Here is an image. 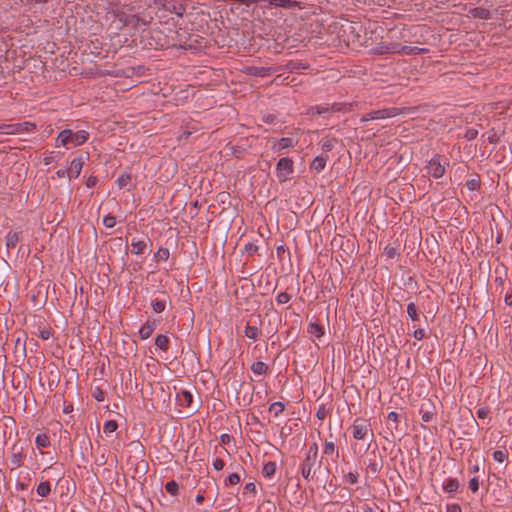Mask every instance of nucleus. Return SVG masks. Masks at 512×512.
I'll return each mask as SVG.
<instances>
[{
	"label": "nucleus",
	"mask_w": 512,
	"mask_h": 512,
	"mask_svg": "<svg viewBox=\"0 0 512 512\" xmlns=\"http://www.w3.org/2000/svg\"><path fill=\"white\" fill-rule=\"evenodd\" d=\"M89 133L86 130H78L73 132L71 130L70 143L73 146H80L88 139Z\"/></svg>",
	"instance_id": "obj_14"
},
{
	"label": "nucleus",
	"mask_w": 512,
	"mask_h": 512,
	"mask_svg": "<svg viewBox=\"0 0 512 512\" xmlns=\"http://www.w3.org/2000/svg\"><path fill=\"white\" fill-rule=\"evenodd\" d=\"M321 467V460L305 456L299 465V470L302 477L306 481H312L316 478L317 470Z\"/></svg>",
	"instance_id": "obj_2"
},
{
	"label": "nucleus",
	"mask_w": 512,
	"mask_h": 512,
	"mask_svg": "<svg viewBox=\"0 0 512 512\" xmlns=\"http://www.w3.org/2000/svg\"><path fill=\"white\" fill-rule=\"evenodd\" d=\"M469 489L474 493L479 490V480L477 477H473L469 480Z\"/></svg>",
	"instance_id": "obj_51"
},
{
	"label": "nucleus",
	"mask_w": 512,
	"mask_h": 512,
	"mask_svg": "<svg viewBox=\"0 0 512 512\" xmlns=\"http://www.w3.org/2000/svg\"><path fill=\"white\" fill-rule=\"evenodd\" d=\"M459 481L456 478L448 477L442 482V489L449 495L455 494L459 489Z\"/></svg>",
	"instance_id": "obj_13"
},
{
	"label": "nucleus",
	"mask_w": 512,
	"mask_h": 512,
	"mask_svg": "<svg viewBox=\"0 0 512 512\" xmlns=\"http://www.w3.org/2000/svg\"><path fill=\"white\" fill-rule=\"evenodd\" d=\"M277 178L280 182L288 180L293 173V161L288 157L279 159L276 165Z\"/></svg>",
	"instance_id": "obj_4"
},
{
	"label": "nucleus",
	"mask_w": 512,
	"mask_h": 512,
	"mask_svg": "<svg viewBox=\"0 0 512 512\" xmlns=\"http://www.w3.org/2000/svg\"><path fill=\"white\" fill-rule=\"evenodd\" d=\"M312 110H315L318 115H322V114L327 113L330 109L328 107H324V106H316V107H313Z\"/></svg>",
	"instance_id": "obj_61"
},
{
	"label": "nucleus",
	"mask_w": 512,
	"mask_h": 512,
	"mask_svg": "<svg viewBox=\"0 0 512 512\" xmlns=\"http://www.w3.org/2000/svg\"><path fill=\"white\" fill-rule=\"evenodd\" d=\"M35 444L38 448H46L50 445V439L48 435L40 433L35 438Z\"/></svg>",
	"instance_id": "obj_30"
},
{
	"label": "nucleus",
	"mask_w": 512,
	"mask_h": 512,
	"mask_svg": "<svg viewBox=\"0 0 512 512\" xmlns=\"http://www.w3.org/2000/svg\"><path fill=\"white\" fill-rule=\"evenodd\" d=\"M295 144L294 140L290 137H283L278 140L277 142V148L278 150L286 149L293 147Z\"/></svg>",
	"instance_id": "obj_35"
},
{
	"label": "nucleus",
	"mask_w": 512,
	"mask_h": 512,
	"mask_svg": "<svg viewBox=\"0 0 512 512\" xmlns=\"http://www.w3.org/2000/svg\"><path fill=\"white\" fill-rule=\"evenodd\" d=\"M413 337L416 340H422L425 337V331L422 328H418L413 332Z\"/></svg>",
	"instance_id": "obj_57"
},
{
	"label": "nucleus",
	"mask_w": 512,
	"mask_h": 512,
	"mask_svg": "<svg viewBox=\"0 0 512 512\" xmlns=\"http://www.w3.org/2000/svg\"><path fill=\"white\" fill-rule=\"evenodd\" d=\"M50 0H26V4L30 7H39V11L43 12V5L48 3Z\"/></svg>",
	"instance_id": "obj_44"
},
{
	"label": "nucleus",
	"mask_w": 512,
	"mask_h": 512,
	"mask_svg": "<svg viewBox=\"0 0 512 512\" xmlns=\"http://www.w3.org/2000/svg\"><path fill=\"white\" fill-rule=\"evenodd\" d=\"M504 302H505L506 305L512 306V292L511 293H506L505 298H504Z\"/></svg>",
	"instance_id": "obj_64"
},
{
	"label": "nucleus",
	"mask_w": 512,
	"mask_h": 512,
	"mask_svg": "<svg viewBox=\"0 0 512 512\" xmlns=\"http://www.w3.org/2000/svg\"><path fill=\"white\" fill-rule=\"evenodd\" d=\"M276 471V463L269 461L263 465L262 474L266 478H271Z\"/></svg>",
	"instance_id": "obj_25"
},
{
	"label": "nucleus",
	"mask_w": 512,
	"mask_h": 512,
	"mask_svg": "<svg viewBox=\"0 0 512 512\" xmlns=\"http://www.w3.org/2000/svg\"><path fill=\"white\" fill-rule=\"evenodd\" d=\"M407 314L412 321L418 320V312L413 302L407 304Z\"/></svg>",
	"instance_id": "obj_40"
},
{
	"label": "nucleus",
	"mask_w": 512,
	"mask_h": 512,
	"mask_svg": "<svg viewBox=\"0 0 512 512\" xmlns=\"http://www.w3.org/2000/svg\"><path fill=\"white\" fill-rule=\"evenodd\" d=\"M56 176L58 178H68L70 179V171L67 168H62L56 171Z\"/></svg>",
	"instance_id": "obj_56"
},
{
	"label": "nucleus",
	"mask_w": 512,
	"mask_h": 512,
	"mask_svg": "<svg viewBox=\"0 0 512 512\" xmlns=\"http://www.w3.org/2000/svg\"><path fill=\"white\" fill-rule=\"evenodd\" d=\"M323 452L327 456H333L335 455L336 458L339 457V452L336 448V445L333 441H326L324 444Z\"/></svg>",
	"instance_id": "obj_24"
},
{
	"label": "nucleus",
	"mask_w": 512,
	"mask_h": 512,
	"mask_svg": "<svg viewBox=\"0 0 512 512\" xmlns=\"http://www.w3.org/2000/svg\"><path fill=\"white\" fill-rule=\"evenodd\" d=\"M1 134L13 135L18 134L21 131H32L36 128V125L31 122H23L17 124H1Z\"/></svg>",
	"instance_id": "obj_5"
},
{
	"label": "nucleus",
	"mask_w": 512,
	"mask_h": 512,
	"mask_svg": "<svg viewBox=\"0 0 512 512\" xmlns=\"http://www.w3.org/2000/svg\"><path fill=\"white\" fill-rule=\"evenodd\" d=\"M425 48H421L418 46H407L399 44L398 54L401 55H417L422 52H425Z\"/></svg>",
	"instance_id": "obj_19"
},
{
	"label": "nucleus",
	"mask_w": 512,
	"mask_h": 512,
	"mask_svg": "<svg viewBox=\"0 0 512 512\" xmlns=\"http://www.w3.org/2000/svg\"><path fill=\"white\" fill-rule=\"evenodd\" d=\"M170 252L168 248L165 247H159L157 252L155 253L154 257L157 258L160 261L166 262L169 259Z\"/></svg>",
	"instance_id": "obj_37"
},
{
	"label": "nucleus",
	"mask_w": 512,
	"mask_h": 512,
	"mask_svg": "<svg viewBox=\"0 0 512 512\" xmlns=\"http://www.w3.org/2000/svg\"><path fill=\"white\" fill-rule=\"evenodd\" d=\"M326 163H327V157L322 156V155L316 156L311 163V168L319 173L325 168Z\"/></svg>",
	"instance_id": "obj_21"
},
{
	"label": "nucleus",
	"mask_w": 512,
	"mask_h": 512,
	"mask_svg": "<svg viewBox=\"0 0 512 512\" xmlns=\"http://www.w3.org/2000/svg\"><path fill=\"white\" fill-rule=\"evenodd\" d=\"M155 346L162 351L168 350V338L165 334L157 335L155 339Z\"/></svg>",
	"instance_id": "obj_28"
},
{
	"label": "nucleus",
	"mask_w": 512,
	"mask_h": 512,
	"mask_svg": "<svg viewBox=\"0 0 512 512\" xmlns=\"http://www.w3.org/2000/svg\"><path fill=\"white\" fill-rule=\"evenodd\" d=\"M244 494H256V485L254 482L246 483L243 489Z\"/></svg>",
	"instance_id": "obj_50"
},
{
	"label": "nucleus",
	"mask_w": 512,
	"mask_h": 512,
	"mask_svg": "<svg viewBox=\"0 0 512 512\" xmlns=\"http://www.w3.org/2000/svg\"><path fill=\"white\" fill-rule=\"evenodd\" d=\"M433 418H434V413L431 411H424L421 414V419L424 422H427V423L431 422L433 420Z\"/></svg>",
	"instance_id": "obj_55"
},
{
	"label": "nucleus",
	"mask_w": 512,
	"mask_h": 512,
	"mask_svg": "<svg viewBox=\"0 0 512 512\" xmlns=\"http://www.w3.org/2000/svg\"><path fill=\"white\" fill-rule=\"evenodd\" d=\"M158 323L159 322L155 319H147L138 331L139 337L142 340L148 339L157 328Z\"/></svg>",
	"instance_id": "obj_11"
},
{
	"label": "nucleus",
	"mask_w": 512,
	"mask_h": 512,
	"mask_svg": "<svg viewBox=\"0 0 512 512\" xmlns=\"http://www.w3.org/2000/svg\"><path fill=\"white\" fill-rule=\"evenodd\" d=\"M165 490L172 496H175L178 493L179 484L174 480L168 481L165 484Z\"/></svg>",
	"instance_id": "obj_39"
},
{
	"label": "nucleus",
	"mask_w": 512,
	"mask_h": 512,
	"mask_svg": "<svg viewBox=\"0 0 512 512\" xmlns=\"http://www.w3.org/2000/svg\"><path fill=\"white\" fill-rule=\"evenodd\" d=\"M407 110V108L387 107L383 109L373 110L371 117L373 118V120L388 119L400 114H404L407 112Z\"/></svg>",
	"instance_id": "obj_6"
},
{
	"label": "nucleus",
	"mask_w": 512,
	"mask_h": 512,
	"mask_svg": "<svg viewBox=\"0 0 512 512\" xmlns=\"http://www.w3.org/2000/svg\"><path fill=\"white\" fill-rule=\"evenodd\" d=\"M447 166H449V160L444 159L440 154H435L427 162L425 168L430 176L439 179L444 176Z\"/></svg>",
	"instance_id": "obj_1"
},
{
	"label": "nucleus",
	"mask_w": 512,
	"mask_h": 512,
	"mask_svg": "<svg viewBox=\"0 0 512 512\" xmlns=\"http://www.w3.org/2000/svg\"><path fill=\"white\" fill-rule=\"evenodd\" d=\"M307 332L313 339H320L324 335L323 327L317 322H309Z\"/></svg>",
	"instance_id": "obj_17"
},
{
	"label": "nucleus",
	"mask_w": 512,
	"mask_h": 512,
	"mask_svg": "<svg viewBox=\"0 0 512 512\" xmlns=\"http://www.w3.org/2000/svg\"><path fill=\"white\" fill-rule=\"evenodd\" d=\"M344 480L346 483L354 485L358 482V473L350 471L345 475Z\"/></svg>",
	"instance_id": "obj_46"
},
{
	"label": "nucleus",
	"mask_w": 512,
	"mask_h": 512,
	"mask_svg": "<svg viewBox=\"0 0 512 512\" xmlns=\"http://www.w3.org/2000/svg\"><path fill=\"white\" fill-rule=\"evenodd\" d=\"M253 3L262 2L268 3L267 7H275V8H284V9H292L300 6V2L296 0H250Z\"/></svg>",
	"instance_id": "obj_9"
},
{
	"label": "nucleus",
	"mask_w": 512,
	"mask_h": 512,
	"mask_svg": "<svg viewBox=\"0 0 512 512\" xmlns=\"http://www.w3.org/2000/svg\"><path fill=\"white\" fill-rule=\"evenodd\" d=\"M131 182V176L127 173L120 174L116 179V185L119 189L126 188Z\"/></svg>",
	"instance_id": "obj_27"
},
{
	"label": "nucleus",
	"mask_w": 512,
	"mask_h": 512,
	"mask_svg": "<svg viewBox=\"0 0 512 512\" xmlns=\"http://www.w3.org/2000/svg\"><path fill=\"white\" fill-rule=\"evenodd\" d=\"M51 491L50 483L48 481L40 482L37 486L36 492L42 498L46 497Z\"/></svg>",
	"instance_id": "obj_29"
},
{
	"label": "nucleus",
	"mask_w": 512,
	"mask_h": 512,
	"mask_svg": "<svg viewBox=\"0 0 512 512\" xmlns=\"http://www.w3.org/2000/svg\"><path fill=\"white\" fill-rule=\"evenodd\" d=\"M19 241V235L18 232L10 231L6 235V247L7 249H12L16 246V244Z\"/></svg>",
	"instance_id": "obj_26"
},
{
	"label": "nucleus",
	"mask_w": 512,
	"mask_h": 512,
	"mask_svg": "<svg viewBox=\"0 0 512 512\" xmlns=\"http://www.w3.org/2000/svg\"><path fill=\"white\" fill-rule=\"evenodd\" d=\"M70 136H71V130L70 129H64L59 132L56 141L55 146L56 147H67L68 143H70Z\"/></svg>",
	"instance_id": "obj_20"
},
{
	"label": "nucleus",
	"mask_w": 512,
	"mask_h": 512,
	"mask_svg": "<svg viewBox=\"0 0 512 512\" xmlns=\"http://www.w3.org/2000/svg\"><path fill=\"white\" fill-rule=\"evenodd\" d=\"M285 409L284 403L281 401H276L272 403L269 407L270 412L274 414L275 417H278L280 413H282Z\"/></svg>",
	"instance_id": "obj_36"
},
{
	"label": "nucleus",
	"mask_w": 512,
	"mask_h": 512,
	"mask_svg": "<svg viewBox=\"0 0 512 512\" xmlns=\"http://www.w3.org/2000/svg\"><path fill=\"white\" fill-rule=\"evenodd\" d=\"M384 255L388 258H394L397 255V250L394 247L387 246L384 249Z\"/></svg>",
	"instance_id": "obj_53"
},
{
	"label": "nucleus",
	"mask_w": 512,
	"mask_h": 512,
	"mask_svg": "<svg viewBox=\"0 0 512 512\" xmlns=\"http://www.w3.org/2000/svg\"><path fill=\"white\" fill-rule=\"evenodd\" d=\"M378 54H398L399 44L398 43H381L376 46Z\"/></svg>",
	"instance_id": "obj_15"
},
{
	"label": "nucleus",
	"mask_w": 512,
	"mask_h": 512,
	"mask_svg": "<svg viewBox=\"0 0 512 512\" xmlns=\"http://www.w3.org/2000/svg\"><path fill=\"white\" fill-rule=\"evenodd\" d=\"M471 12L474 17L479 18V19L487 20L490 18V11L485 8H481V7L474 8Z\"/></svg>",
	"instance_id": "obj_33"
},
{
	"label": "nucleus",
	"mask_w": 512,
	"mask_h": 512,
	"mask_svg": "<svg viewBox=\"0 0 512 512\" xmlns=\"http://www.w3.org/2000/svg\"><path fill=\"white\" fill-rule=\"evenodd\" d=\"M93 396H94L95 400L98 402H103L105 399L104 392L99 387L95 388V390L93 392Z\"/></svg>",
	"instance_id": "obj_52"
},
{
	"label": "nucleus",
	"mask_w": 512,
	"mask_h": 512,
	"mask_svg": "<svg viewBox=\"0 0 512 512\" xmlns=\"http://www.w3.org/2000/svg\"><path fill=\"white\" fill-rule=\"evenodd\" d=\"M251 371L256 375H264L268 371V365L263 361H256L252 363Z\"/></svg>",
	"instance_id": "obj_22"
},
{
	"label": "nucleus",
	"mask_w": 512,
	"mask_h": 512,
	"mask_svg": "<svg viewBox=\"0 0 512 512\" xmlns=\"http://www.w3.org/2000/svg\"><path fill=\"white\" fill-rule=\"evenodd\" d=\"M166 10L169 11L170 13L176 14L178 17H182L185 12V8L182 5H179V6L171 5V6L166 7Z\"/></svg>",
	"instance_id": "obj_43"
},
{
	"label": "nucleus",
	"mask_w": 512,
	"mask_h": 512,
	"mask_svg": "<svg viewBox=\"0 0 512 512\" xmlns=\"http://www.w3.org/2000/svg\"><path fill=\"white\" fill-rule=\"evenodd\" d=\"M398 414L395 411H391L388 413L387 419L391 422L397 423L398 422Z\"/></svg>",
	"instance_id": "obj_62"
},
{
	"label": "nucleus",
	"mask_w": 512,
	"mask_h": 512,
	"mask_svg": "<svg viewBox=\"0 0 512 512\" xmlns=\"http://www.w3.org/2000/svg\"><path fill=\"white\" fill-rule=\"evenodd\" d=\"M103 225L106 227V228H113L115 227L116 225V218L112 215H106L104 218H103Z\"/></svg>",
	"instance_id": "obj_47"
},
{
	"label": "nucleus",
	"mask_w": 512,
	"mask_h": 512,
	"mask_svg": "<svg viewBox=\"0 0 512 512\" xmlns=\"http://www.w3.org/2000/svg\"><path fill=\"white\" fill-rule=\"evenodd\" d=\"M83 165H84V161H83L82 157L72 159V161L70 163V167L67 168L70 171V178L72 176L77 178L82 171Z\"/></svg>",
	"instance_id": "obj_18"
},
{
	"label": "nucleus",
	"mask_w": 512,
	"mask_h": 512,
	"mask_svg": "<svg viewBox=\"0 0 512 512\" xmlns=\"http://www.w3.org/2000/svg\"><path fill=\"white\" fill-rule=\"evenodd\" d=\"M263 121L268 124H274L276 121V116L273 114H267L263 116Z\"/></svg>",
	"instance_id": "obj_60"
},
{
	"label": "nucleus",
	"mask_w": 512,
	"mask_h": 512,
	"mask_svg": "<svg viewBox=\"0 0 512 512\" xmlns=\"http://www.w3.org/2000/svg\"><path fill=\"white\" fill-rule=\"evenodd\" d=\"M446 512H462V510L458 504H449L446 507Z\"/></svg>",
	"instance_id": "obj_58"
},
{
	"label": "nucleus",
	"mask_w": 512,
	"mask_h": 512,
	"mask_svg": "<svg viewBox=\"0 0 512 512\" xmlns=\"http://www.w3.org/2000/svg\"><path fill=\"white\" fill-rule=\"evenodd\" d=\"M508 455V451L506 449H503L494 451L492 456L496 462L504 463L507 461Z\"/></svg>",
	"instance_id": "obj_34"
},
{
	"label": "nucleus",
	"mask_w": 512,
	"mask_h": 512,
	"mask_svg": "<svg viewBox=\"0 0 512 512\" xmlns=\"http://www.w3.org/2000/svg\"><path fill=\"white\" fill-rule=\"evenodd\" d=\"M291 300V296L287 292H280L276 296V302L279 305H284L288 303Z\"/></svg>",
	"instance_id": "obj_45"
},
{
	"label": "nucleus",
	"mask_w": 512,
	"mask_h": 512,
	"mask_svg": "<svg viewBox=\"0 0 512 512\" xmlns=\"http://www.w3.org/2000/svg\"><path fill=\"white\" fill-rule=\"evenodd\" d=\"M120 21L123 23V25L131 26L132 28H138V27H147L149 25V21L140 18L139 16L133 14V15H121Z\"/></svg>",
	"instance_id": "obj_10"
},
{
	"label": "nucleus",
	"mask_w": 512,
	"mask_h": 512,
	"mask_svg": "<svg viewBox=\"0 0 512 512\" xmlns=\"http://www.w3.org/2000/svg\"><path fill=\"white\" fill-rule=\"evenodd\" d=\"M307 68H308V64H306L302 61H289L286 64V69L291 72L296 71V70H301V69H307Z\"/></svg>",
	"instance_id": "obj_31"
},
{
	"label": "nucleus",
	"mask_w": 512,
	"mask_h": 512,
	"mask_svg": "<svg viewBox=\"0 0 512 512\" xmlns=\"http://www.w3.org/2000/svg\"><path fill=\"white\" fill-rule=\"evenodd\" d=\"M151 307L155 313H161L166 308V301L164 299H154L151 301Z\"/></svg>",
	"instance_id": "obj_32"
},
{
	"label": "nucleus",
	"mask_w": 512,
	"mask_h": 512,
	"mask_svg": "<svg viewBox=\"0 0 512 512\" xmlns=\"http://www.w3.org/2000/svg\"><path fill=\"white\" fill-rule=\"evenodd\" d=\"M97 183V177L95 176H89L86 180V187L87 188H92L96 185Z\"/></svg>",
	"instance_id": "obj_59"
},
{
	"label": "nucleus",
	"mask_w": 512,
	"mask_h": 512,
	"mask_svg": "<svg viewBox=\"0 0 512 512\" xmlns=\"http://www.w3.org/2000/svg\"><path fill=\"white\" fill-rule=\"evenodd\" d=\"M260 331L257 326H252L247 324L244 329V335L251 339V340H257L259 337Z\"/></svg>",
	"instance_id": "obj_23"
},
{
	"label": "nucleus",
	"mask_w": 512,
	"mask_h": 512,
	"mask_svg": "<svg viewBox=\"0 0 512 512\" xmlns=\"http://www.w3.org/2000/svg\"><path fill=\"white\" fill-rule=\"evenodd\" d=\"M374 457L368 459L367 468H366V476L371 479H376L378 477L379 472L383 467V461L381 456L377 459L376 454L373 452Z\"/></svg>",
	"instance_id": "obj_8"
},
{
	"label": "nucleus",
	"mask_w": 512,
	"mask_h": 512,
	"mask_svg": "<svg viewBox=\"0 0 512 512\" xmlns=\"http://www.w3.org/2000/svg\"><path fill=\"white\" fill-rule=\"evenodd\" d=\"M132 253L134 255H142L147 250L151 251L152 242L147 234L140 233L131 238Z\"/></svg>",
	"instance_id": "obj_3"
},
{
	"label": "nucleus",
	"mask_w": 512,
	"mask_h": 512,
	"mask_svg": "<svg viewBox=\"0 0 512 512\" xmlns=\"http://www.w3.org/2000/svg\"><path fill=\"white\" fill-rule=\"evenodd\" d=\"M212 465H213V468L215 470L220 471V470H222L224 468L225 463H224V461L222 459L216 458V459L213 460Z\"/></svg>",
	"instance_id": "obj_54"
},
{
	"label": "nucleus",
	"mask_w": 512,
	"mask_h": 512,
	"mask_svg": "<svg viewBox=\"0 0 512 512\" xmlns=\"http://www.w3.org/2000/svg\"><path fill=\"white\" fill-rule=\"evenodd\" d=\"M12 450H13V453H12V455L10 457L11 469H16V468H19L22 465V459H23L22 451H23V448L20 447L19 449H17L16 445H14Z\"/></svg>",
	"instance_id": "obj_16"
},
{
	"label": "nucleus",
	"mask_w": 512,
	"mask_h": 512,
	"mask_svg": "<svg viewBox=\"0 0 512 512\" xmlns=\"http://www.w3.org/2000/svg\"><path fill=\"white\" fill-rule=\"evenodd\" d=\"M241 481L240 475L236 472L230 473L225 480V485H237Z\"/></svg>",
	"instance_id": "obj_41"
},
{
	"label": "nucleus",
	"mask_w": 512,
	"mask_h": 512,
	"mask_svg": "<svg viewBox=\"0 0 512 512\" xmlns=\"http://www.w3.org/2000/svg\"><path fill=\"white\" fill-rule=\"evenodd\" d=\"M118 428V423L115 420H107L104 423L103 431L105 434H111Z\"/></svg>",
	"instance_id": "obj_38"
},
{
	"label": "nucleus",
	"mask_w": 512,
	"mask_h": 512,
	"mask_svg": "<svg viewBox=\"0 0 512 512\" xmlns=\"http://www.w3.org/2000/svg\"><path fill=\"white\" fill-rule=\"evenodd\" d=\"M476 414L479 419H486L490 414V410L488 407L483 406L477 410Z\"/></svg>",
	"instance_id": "obj_49"
},
{
	"label": "nucleus",
	"mask_w": 512,
	"mask_h": 512,
	"mask_svg": "<svg viewBox=\"0 0 512 512\" xmlns=\"http://www.w3.org/2000/svg\"><path fill=\"white\" fill-rule=\"evenodd\" d=\"M305 456H310L318 459V445L317 443H312L308 450L305 453Z\"/></svg>",
	"instance_id": "obj_48"
},
{
	"label": "nucleus",
	"mask_w": 512,
	"mask_h": 512,
	"mask_svg": "<svg viewBox=\"0 0 512 512\" xmlns=\"http://www.w3.org/2000/svg\"><path fill=\"white\" fill-rule=\"evenodd\" d=\"M371 431L370 424L365 419H356L352 425L353 437L356 440H362L366 437L368 432Z\"/></svg>",
	"instance_id": "obj_7"
},
{
	"label": "nucleus",
	"mask_w": 512,
	"mask_h": 512,
	"mask_svg": "<svg viewBox=\"0 0 512 512\" xmlns=\"http://www.w3.org/2000/svg\"><path fill=\"white\" fill-rule=\"evenodd\" d=\"M466 187L470 191L478 190L480 188V179L478 177L467 180Z\"/></svg>",
	"instance_id": "obj_42"
},
{
	"label": "nucleus",
	"mask_w": 512,
	"mask_h": 512,
	"mask_svg": "<svg viewBox=\"0 0 512 512\" xmlns=\"http://www.w3.org/2000/svg\"><path fill=\"white\" fill-rule=\"evenodd\" d=\"M372 116V111L371 112H368L364 115H362V117L360 118V121L361 122H368V121H372L373 118L371 117Z\"/></svg>",
	"instance_id": "obj_63"
},
{
	"label": "nucleus",
	"mask_w": 512,
	"mask_h": 512,
	"mask_svg": "<svg viewBox=\"0 0 512 512\" xmlns=\"http://www.w3.org/2000/svg\"><path fill=\"white\" fill-rule=\"evenodd\" d=\"M193 402V394L188 390H180L176 394V403L181 407H190Z\"/></svg>",
	"instance_id": "obj_12"
}]
</instances>
